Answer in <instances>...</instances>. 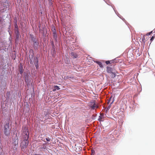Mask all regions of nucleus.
Segmentation results:
<instances>
[{"label": "nucleus", "instance_id": "nucleus-1", "mask_svg": "<svg viewBox=\"0 0 155 155\" xmlns=\"http://www.w3.org/2000/svg\"><path fill=\"white\" fill-rule=\"evenodd\" d=\"M12 145L14 150L16 151L18 147V140L17 133L14 134L12 137Z\"/></svg>", "mask_w": 155, "mask_h": 155}, {"label": "nucleus", "instance_id": "nucleus-2", "mask_svg": "<svg viewBox=\"0 0 155 155\" xmlns=\"http://www.w3.org/2000/svg\"><path fill=\"white\" fill-rule=\"evenodd\" d=\"M23 141L21 144L20 147L21 150L24 151L28 147L29 141H28V139H27L26 137H23Z\"/></svg>", "mask_w": 155, "mask_h": 155}, {"label": "nucleus", "instance_id": "nucleus-3", "mask_svg": "<svg viewBox=\"0 0 155 155\" xmlns=\"http://www.w3.org/2000/svg\"><path fill=\"white\" fill-rule=\"evenodd\" d=\"M4 132L5 135L6 136H9L10 134V130L9 123H6L4 127Z\"/></svg>", "mask_w": 155, "mask_h": 155}, {"label": "nucleus", "instance_id": "nucleus-4", "mask_svg": "<svg viewBox=\"0 0 155 155\" xmlns=\"http://www.w3.org/2000/svg\"><path fill=\"white\" fill-rule=\"evenodd\" d=\"M89 106L92 109H94L95 108L97 107V106L96 104L95 101L93 100L88 103Z\"/></svg>", "mask_w": 155, "mask_h": 155}, {"label": "nucleus", "instance_id": "nucleus-5", "mask_svg": "<svg viewBox=\"0 0 155 155\" xmlns=\"http://www.w3.org/2000/svg\"><path fill=\"white\" fill-rule=\"evenodd\" d=\"M23 130L24 137H26L27 139H28L29 133L28 129L26 127H25L23 128Z\"/></svg>", "mask_w": 155, "mask_h": 155}, {"label": "nucleus", "instance_id": "nucleus-6", "mask_svg": "<svg viewBox=\"0 0 155 155\" xmlns=\"http://www.w3.org/2000/svg\"><path fill=\"white\" fill-rule=\"evenodd\" d=\"M34 51L32 49H31L29 51V58H32L34 56Z\"/></svg>", "mask_w": 155, "mask_h": 155}, {"label": "nucleus", "instance_id": "nucleus-7", "mask_svg": "<svg viewBox=\"0 0 155 155\" xmlns=\"http://www.w3.org/2000/svg\"><path fill=\"white\" fill-rule=\"evenodd\" d=\"M34 64L36 68L38 69V68L39 65L38 64V58H35Z\"/></svg>", "mask_w": 155, "mask_h": 155}, {"label": "nucleus", "instance_id": "nucleus-8", "mask_svg": "<svg viewBox=\"0 0 155 155\" xmlns=\"http://www.w3.org/2000/svg\"><path fill=\"white\" fill-rule=\"evenodd\" d=\"M71 57H72V58H77L78 57V55L75 53H74L72 52H71Z\"/></svg>", "mask_w": 155, "mask_h": 155}, {"label": "nucleus", "instance_id": "nucleus-9", "mask_svg": "<svg viewBox=\"0 0 155 155\" xmlns=\"http://www.w3.org/2000/svg\"><path fill=\"white\" fill-rule=\"evenodd\" d=\"M107 71L109 73H111L113 72L112 69L111 68L108 67H107Z\"/></svg>", "mask_w": 155, "mask_h": 155}, {"label": "nucleus", "instance_id": "nucleus-10", "mask_svg": "<svg viewBox=\"0 0 155 155\" xmlns=\"http://www.w3.org/2000/svg\"><path fill=\"white\" fill-rule=\"evenodd\" d=\"M39 147L40 149H46L47 148L46 146L45 145V144L44 143L42 144V145L41 146L40 145Z\"/></svg>", "mask_w": 155, "mask_h": 155}, {"label": "nucleus", "instance_id": "nucleus-11", "mask_svg": "<svg viewBox=\"0 0 155 155\" xmlns=\"http://www.w3.org/2000/svg\"><path fill=\"white\" fill-rule=\"evenodd\" d=\"M15 32L16 34L17 35L19 36V32L18 31V28L14 29Z\"/></svg>", "mask_w": 155, "mask_h": 155}, {"label": "nucleus", "instance_id": "nucleus-12", "mask_svg": "<svg viewBox=\"0 0 155 155\" xmlns=\"http://www.w3.org/2000/svg\"><path fill=\"white\" fill-rule=\"evenodd\" d=\"M38 42H35L33 44V47L35 48H37L38 46Z\"/></svg>", "mask_w": 155, "mask_h": 155}, {"label": "nucleus", "instance_id": "nucleus-13", "mask_svg": "<svg viewBox=\"0 0 155 155\" xmlns=\"http://www.w3.org/2000/svg\"><path fill=\"white\" fill-rule=\"evenodd\" d=\"M54 88L53 90V91H55L56 90H59L60 89V88L57 85L54 86Z\"/></svg>", "mask_w": 155, "mask_h": 155}, {"label": "nucleus", "instance_id": "nucleus-14", "mask_svg": "<svg viewBox=\"0 0 155 155\" xmlns=\"http://www.w3.org/2000/svg\"><path fill=\"white\" fill-rule=\"evenodd\" d=\"M96 63L100 67H103V65L101 62L98 61H96Z\"/></svg>", "mask_w": 155, "mask_h": 155}, {"label": "nucleus", "instance_id": "nucleus-15", "mask_svg": "<svg viewBox=\"0 0 155 155\" xmlns=\"http://www.w3.org/2000/svg\"><path fill=\"white\" fill-rule=\"evenodd\" d=\"M111 77L112 78H115L116 76V74H115L114 73L112 72L111 73Z\"/></svg>", "mask_w": 155, "mask_h": 155}, {"label": "nucleus", "instance_id": "nucleus-16", "mask_svg": "<svg viewBox=\"0 0 155 155\" xmlns=\"http://www.w3.org/2000/svg\"><path fill=\"white\" fill-rule=\"evenodd\" d=\"M20 73L21 74L23 73V71L22 69V66H20Z\"/></svg>", "mask_w": 155, "mask_h": 155}, {"label": "nucleus", "instance_id": "nucleus-17", "mask_svg": "<svg viewBox=\"0 0 155 155\" xmlns=\"http://www.w3.org/2000/svg\"><path fill=\"white\" fill-rule=\"evenodd\" d=\"M52 31L53 32V34H54L56 33V31L54 28H52Z\"/></svg>", "mask_w": 155, "mask_h": 155}, {"label": "nucleus", "instance_id": "nucleus-18", "mask_svg": "<svg viewBox=\"0 0 155 155\" xmlns=\"http://www.w3.org/2000/svg\"><path fill=\"white\" fill-rule=\"evenodd\" d=\"M103 116V114H102V115H101V116H100V118L98 119V120L99 121H101V119L102 117V116Z\"/></svg>", "mask_w": 155, "mask_h": 155}, {"label": "nucleus", "instance_id": "nucleus-19", "mask_svg": "<svg viewBox=\"0 0 155 155\" xmlns=\"http://www.w3.org/2000/svg\"><path fill=\"white\" fill-rule=\"evenodd\" d=\"M142 41L143 42L145 43V38L144 36H143L142 38Z\"/></svg>", "mask_w": 155, "mask_h": 155}, {"label": "nucleus", "instance_id": "nucleus-20", "mask_svg": "<svg viewBox=\"0 0 155 155\" xmlns=\"http://www.w3.org/2000/svg\"><path fill=\"white\" fill-rule=\"evenodd\" d=\"M53 34V36L54 37V38L56 39L57 38V37L56 33H54V34Z\"/></svg>", "mask_w": 155, "mask_h": 155}, {"label": "nucleus", "instance_id": "nucleus-21", "mask_svg": "<svg viewBox=\"0 0 155 155\" xmlns=\"http://www.w3.org/2000/svg\"><path fill=\"white\" fill-rule=\"evenodd\" d=\"M155 36L154 35L152 36V37H151V38L150 39V40L151 42H152Z\"/></svg>", "mask_w": 155, "mask_h": 155}, {"label": "nucleus", "instance_id": "nucleus-22", "mask_svg": "<svg viewBox=\"0 0 155 155\" xmlns=\"http://www.w3.org/2000/svg\"><path fill=\"white\" fill-rule=\"evenodd\" d=\"M18 26L17 24H15V25L14 29H18Z\"/></svg>", "mask_w": 155, "mask_h": 155}, {"label": "nucleus", "instance_id": "nucleus-23", "mask_svg": "<svg viewBox=\"0 0 155 155\" xmlns=\"http://www.w3.org/2000/svg\"><path fill=\"white\" fill-rule=\"evenodd\" d=\"M113 60H114V63H117V62H118L119 61H118L116 59H116H113Z\"/></svg>", "mask_w": 155, "mask_h": 155}, {"label": "nucleus", "instance_id": "nucleus-24", "mask_svg": "<svg viewBox=\"0 0 155 155\" xmlns=\"http://www.w3.org/2000/svg\"><path fill=\"white\" fill-rule=\"evenodd\" d=\"M67 61L66 63L67 64H69L70 62V61L69 60V59L68 58H66Z\"/></svg>", "mask_w": 155, "mask_h": 155}, {"label": "nucleus", "instance_id": "nucleus-25", "mask_svg": "<svg viewBox=\"0 0 155 155\" xmlns=\"http://www.w3.org/2000/svg\"><path fill=\"white\" fill-rule=\"evenodd\" d=\"M105 63L107 64H108L110 63V61H107L105 62Z\"/></svg>", "mask_w": 155, "mask_h": 155}, {"label": "nucleus", "instance_id": "nucleus-26", "mask_svg": "<svg viewBox=\"0 0 155 155\" xmlns=\"http://www.w3.org/2000/svg\"><path fill=\"white\" fill-rule=\"evenodd\" d=\"M152 32V31H151L149 32L148 33H147V34H146V35H150Z\"/></svg>", "mask_w": 155, "mask_h": 155}, {"label": "nucleus", "instance_id": "nucleus-27", "mask_svg": "<svg viewBox=\"0 0 155 155\" xmlns=\"http://www.w3.org/2000/svg\"><path fill=\"white\" fill-rule=\"evenodd\" d=\"M46 140L48 141H50V139L49 137L46 138Z\"/></svg>", "mask_w": 155, "mask_h": 155}, {"label": "nucleus", "instance_id": "nucleus-28", "mask_svg": "<svg viewBox=\"0 0 155 155\" xmlns=\"http://www.w3.org/2000/svg\"><path fill=\"white\" fill-rule=\"evenodd\" d=\"M114 60H112L110 61V64H111L112 63H114Z\"/></svg>", "mask_w": 155, "mask_h": 155}, {"label": "nucleus", "instance_id": "nucleus-29", "mask_svg": "<svg viewBox=\"0 0 155 155\" xmlns=\"http://www.w3.org/2000/svg\"><path fill=\"white\" fill-rule=\"evenodd\" d=\"M33 41L34 43L35 42H37V41H36L35 40V39L34 40H33Z\"/></svg>", "mask_w": 155, "mask_h": 155}, {"label": "nucleus", "instance_id": "nucleus-30", "mask_svg": "<svg viewBox=\"0 0 155 155\" xmlns=\"http://www.w3.org/2000/svg\"><path fill=\"white\" fill-rule=\"evenodd\" d=\"M110 108V106H109L107 108V110H109Z\"/></svg>", "mask_w": 155, "mask_h": 155}, {"label": "nucleus", "instance_id": "nucleus-31", "mask_svg": "<svg viewBox=\"0 0 155 155\" xmlns=\"http://www.w3.org/2000/svg\"><path fill=\"white\" fill-rule=\"evenodd\" d=\"M113 101H112V102L110 103V104H111L113 102Z\"/></svg>", "mask_w": 155, "mask_h": 155}, {"label": "nucleus", "instance_id": "nucleus-32", "mask_svg": "<svg viewBox=\"0 0 155 155\" xmlns=\"http://www.w3.org/2000/svg\"><path fill=\"white\" fill-rule=\"evenodd\" d=\"M34 155H39V154H35Z\"/></svg>", "mask_w": 155, "mask_h": 155}, {"label": "nucleus", "instance_id": "nucleus-33", "mask_svg": "<svg viewBox=\"0 0 155 155\" xmlns=\"http://www.w3.org/2000/svg\"><path fill=\"white\" fill-rule=\"evenodd\" d=\"M110 100H109V102H110Z\"/></svg>", "mask_w": 155, "mask_h": 155}]
</instances>
